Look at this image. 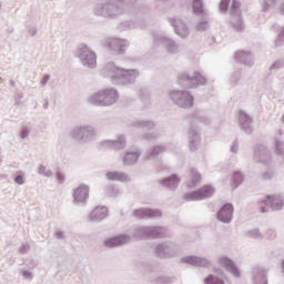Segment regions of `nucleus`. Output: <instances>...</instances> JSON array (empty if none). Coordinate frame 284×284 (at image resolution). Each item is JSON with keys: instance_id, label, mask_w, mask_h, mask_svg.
<instances>
[{"instance_id": "nucleus-1", "label": "nucleus", "mask_w": 284, "mask_h": 284, "mask_svg": "<svg viewBox=\"0 0 284 284\" xmlns=\"http://www.w3.org/2000/svg\"><path fill=\"white\" fill-rule=\"evenodd\" d=\"M116 99H119V94H116V91L112 89H106L93 95L92 101L94 105H112V103H114Z\"/></svg>"}, {"instance_id": "nucleus-2", "label": "nucleus", "mask_w": 284, "mask_h": 284, "mask_svg": "<svg viewBox=\"0 0 284 284\" xmlns=\"http://www.w3.org/2000/svg\"><path fill=\"white\" fill-rule=\"evenodd\" d=\"M180 85H185L186 88H196L197 85H204L205 78L201 73L195 72L194 75L187 77L182 74L180 77Z\"/></svg>"}, {"instance_id": "nucleus-3", "label": "nucleus", "mask_w": 284, "mask_h": 284, "mask_svg": "<svg viewBox=\"0 0 284 284\" xmlns=\"http://www.w3.org/2000/svg\"><path fill=\"white\" fill-rule=\"evenodd\" d=\"M214 194L212 186H203L199 191L190 193L185 196L186 201H202V199H210Z\"/></svg>"}, {"instance_id": "nucleus-4", "label": "nucleus", "mask_w": 284, "mask_h": 284, "mask_svg": "<svg viewBox=\"0 0 284 284\" xmlns=\"http://www.w3.org/2000/svg\"><path fill=\"white\" fill-rule=\"evenodd\" d=\"M233 213L234 206H232V204H224L217 213V219L222 221V223H230Z\"/></svg>"}, {"instance_id": "nucleus-5", "label": "nucleus", "mask_w": 284, "mask_h": 284, "mask_svg": "<svg viewBox=\"0 0 284 284\" xmlns=\"http://www.w3.org/2000/svg\"><path fill=\"white\" fill-rule=\"evenodd\" d=\"M90 196V187L88 185H80L73 192V199L78 203H83V201H88Z\"/></svg>"}, {"instance_id": "nucleus-6", "label": "nucleus", "mask_w": 284, "mask_h": 284, "mask_svg": "<svg viewBox=\"0 0 284 284\" xmlns=\"http://www.w3.org/2000/svg\"><path fill=\"white\" fill-rule=\"evenodd\" d=\"M220 265L222 267H224L225 270H227L229 272H231V274H233V276H241V273H239V268H236V266H234V262H232V260H230L227 257H222L220 260Z\"/></svg>"}, {"instance_id": "nucleus-7", "label": "nucleus", "mask_w": 284, "mask_h": 284, "mask_svg": "<svg viewBox=\"0 0 284 284\" xmlns=\"http://www.w3.org/2000/svg\"><path fill=\"white\" fill-rule=\"evenodd\" d=\"M90 216L93 221H103L108 216V207L98 206L91 212Z\"/></svg>"}, {"instance_id": "nucleus-8", "label": "nucleus", "mask_w": 284, "mask_h": 284, "mask_svg": "<svg viewBox=\"0 0 284 284\" xmlns=\"http://www.w3.org/2000/svg\"><path fill=\"white\" fill-rule=\"evenodd\" d=\"M124 243H128V236L121 235L116 237L109 239L104 242V245L106 247H116L119 245H123Z\"/></svg>"}, {"instance_id": "nucleus-9", "label": "nucleus", "mask_w": 284, "mask_h": 284, "mask_svg": "<svg viewBox=\"0 0 284 284\" xmlns=\"http://www.w3.org/2000/svg\"><path fill=\"white\" fill-rule=\"evenodd\" d=\"M186 263H190V265H195L196 267H207L210 265V262H207V260L196 256L187 257Z\"/></svg>"}, {"instance_id": "nucleus-10", "label": "nucleus", "mask_w": 284, "mask_h": 284, "mask_svg": "<svg viewBox=\"0 0 284 284\" xmlns=\"http://www.w3.org/2000/svg\"><path fill=\"white\" fill-rule=\"evenodd\" d=\"M265 204L271 205V207H273V210H281L284 205L282 200L278 199L277 196H267Z\"/></svg>"}, {"instance_id": "nucleus-11", "label": "nucleus", "mask_w": 284, "mask_h": 284, "mask_svg": "<svg viewBox=\"0 0 284 284\" xmlns=\"http://www.w3.org/2000/svg\"><path fill=\"white\" fill-rule=\"evenodd\" d=\"M84 61L87 65L93 68V65H97V55L92 51H87Z\"/></svg>"}, {"instance_id": "nucleus-12", "label": "nucleus", "mask_w": 284, "mask_h": 284, "mask_svg": "<svg viewBox=\"0 0 284 284\" xmlns=\"http://www.w3.org/2000/svg\"><path fill=\"white\" fill-rule=\"evenodd\" d=\"M179 181H181L176 175H171L169 179L164 181V184L171 189L176 187L179 185Z\"/></svg>"}, {"instance_id": "nucleus-13", "label": "nucleus", "mask_w": 284, "mask_h": 284, "mask_svg": "<svg viewBox=\"0 0 284 284\" xmlns=\"http://www.w3.org/2000/svg\"><path fill=\"white\" fill-rule=\"evenodd\" d=\"M193 12H195V14L203 13V2H201V0L193 1Z\"/></svg>"}, {"instance_id": "nucleus-14", "label": "nucleus", "mask_w": 284, "mask_h": 284, "mask_svg": "<svg viewBox=\"0 0 284 284\" xmlns=\"http://www.w3.org/2000/svg\"><path fill=\"white\" fill-rule=\"evenodd\" d=\"M139 160V153H128L124 158L125 163H136Z\"/></svg>"}, {"instance_id": "nucleus-15", "label": "nucleus", "mask_w": 284, "mask_h": 284, "mask_svg": "<svg viewBox=\"0 0 284 284\" xmlns=\"http://www.w3.org/2000/svg\"><path fill=\"white\" fill-rule=\"evenodd\" d=\"M205 284H225L223 280L216 278L213 275H210L209 277L205 278Z\"/></svg>"}, {"instance_id": "nucleus-16", "label": "nucleus", "mask_w": 284, "mask_h": 284, "mask_svg": "<svg viewBox=\"0 0 284 284\" xmlns=\"http://www.w3.org/2000/svg\"><path fill=\"white\" fill-rule=\"evenodd\" d=\"M190 180L192 181L193 185L201 181V174L199 172L192 170L190 173Z\"/></svg>"}, {"instance_id": "nucleus-17", "label": "nucleus", "mask_w": 284, "mask_h": 284, "mask_svg": "<svg viewBox=\"0 0 284 284\" xmlns=\"http://www.w3.org/2000/svg\"><path fill=\"white\" fill-rule=\"evenodd\" d=\"M161 234H163V229L156 227L153 230L152 237L153 239H161Z\"/></svg>"}, {"instance_id": "nucleus-18", "label": "nucleus", "mask_w": 284, "mask_h": 284, "mask_svg": "<svg viewBox=\"0 0 284 284\" xmlns=\"http://www.w3.org/2000/svg\"><path fill=\"white\" fill-rule=\"evenodd\" d=\"M106 179H109V181H116V179H119V175L116 173H108Z\"/></svg>"}, {"instance_id": "nucleus-19", "label": "nucleus", "mask_w": 284, "mask_h": 284, "mask_svg": "<svg viewBox=\"0 0 284 284\" xmlns=\"http://www.w3.org/2000/svg\"><path fill=\"white\" fill-rule=\"evenodd\" d=\"M16 183L18 185H23V176L21 175H18L16 179H14Z\"/></svg>"}, {"instance_id": "nucleus-20", "label": "nucleus", "mask_w": 284, "mask_h": 284, "mask_svg": "<svg viewBox=\"0 0 284 284\" xmlns=\"http://www.w3.org/2000/svg\"><path fill=\"white\" fill-rule=\"evenodd\" d=\"M221 6L224 10H226L227 6H230V0H222Z\"/></svg>"}, {"instance_id": "nucleus-21", "label": "nucleus", "mask_w": 284, "mask_h": 284, "mask_svg": "<svg viewBox=\"0 0 284 284\" xmlns=\"http://www.w3.org/2000/svg\"><path fill=\"white\" fill-rule=\"evenodd\" d=\"M187 103H189V105H193L194 98L192 95H187Z\"/></svg>"}, {"instance_id": "nucleus-22", "label": "nucleus", "mask_w": 284, "mask_h": 284, "mask_svg": "<svg viewBox=\"0 0 284 284\" xmlns=\"http://www.w3.org/2000/svg\"><path fill=\"white\" fill-rule=\"evenodd\" d=\"M48 81H50V75H44L42 79V83L45 84L48 83Z\"/></svg>"}, {"instance_id": "nucleus-23", "label": "nucleus", "mask_w": 284, "mask_h": 284, "mask_svg": "<svg viewBox=\"0 0 284 284\" xmlns=\"http://www.w3.org/2000/svg\"><path fill=\"white\" fill-rule=\"evenodd\" d=\"M39 172H40V174H43V172H45V168L40 166V168H39Z\"/></svg>"}, {"instance_id": "nucleus-24", "label": "nucleus", "mask_w": 284, "mask_h": 284, "mask_svg": "<svg viewBox=\"0 0 284 284\" xmlns=\"http://www.w3.org/2000/svg\"><path fill=\"white\" fill-rule=\"evenodd\" d=\"M233 8H239V2H236V0H233Z\"/></svg>"}, {"instance_id": "nucleus-25", "label": "nucleus", "mask_w": 284, "mask_h": 284, "mask_svg": "<svg viewBox=\"0 0 284 284\" xmlns=\"http://www.w3.org/2000/svg\"><path fill=\"white\" fill-rule=\"evenodd\" d=\"M281 12L284 14V4L282 6Z\"/></svg>"}, {"instance_id": "nucleus-26", "label": "nucleus", "mask_w": 284, "mask_h": 284, "mask_svg": "<svg viewBox=\"0 0 284 284\" xmlns=\"http://www.w3.org/2000/svg\"><path fill=\"white\" fill-rule=\"evenodd\" d=\"M282 121H283V123H284V113H283V116H282Z\"/></svg>"}, {"instance_id": "nucleus-27", "label": "nucleus", "mask_w": 284, "mask_h": 284, "mask_svg": "<svg viewBox=\"0 0 284 284\" xmlns=\"http://www.w3.org/2000/svg\"><path fill=\"white\" fill-rule=\"evenodd\" d=\"M158 214H151V216H156Z\"/></svg>"}]
</instances>
